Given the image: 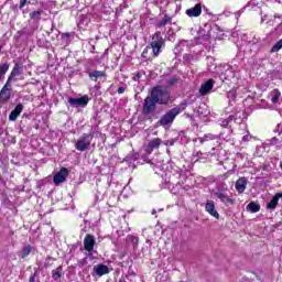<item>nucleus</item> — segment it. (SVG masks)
<instances>
[{"instance_id":"obj_7","label":"nucleus","mask_w":282,"mask_h":282,"mask_svg":"<svg viewBox=\"0 0 282 282\" xmlns=\"http://www.w3.org/2000/svg\"><path fill=\"white\" fill-rule=\"evenodd\" d=\"M213 195L214 197H217V199H220V202L225 204V206H232V204H235V200L221 189L214 192Z\"/></svg>"},{"instance_id":"obj_33","label":"nucleus","mask_w":282,"mask_h":282,"mask_svg":"<svg viewBox=\"0 0 282 282\" xmlns=\"http://www.w3.org/2000/svg\"><path fill=\"white\" fill-rule=\"evenodd\" d=\"M62 270H63V269L57 268V269H55V270L52 271L54 281H58V279H61V272H62Z\"/></svg>"},{"instance_id":"obj_15","label":"nucleus","mask_w":282,"mask_h":282,"mask_svg":"<svg viewBox=\"0 0 282 282\" xmlns=\"http://www.w3.org/2000/svg\"><path fill=\"white\" fill-rule=\"evenodd\" d=\"M185 14L191 18L199 17L202 14V3H196L194 7L187 9Z\"/></svg>"},{"instance_id":"obj_19","label":"nucleus","mask_w":282,"mask_h":282,"mask_svg":"<svg viewBox=\"0 0 282 282\" xmlns=\"http://www.w3.org/2000/svg\"><path fill=\"white\" fill-rule=\"evenodd\" d=\"M247 186H248V178L246 177H240L236 182V191H238L239 193H243Z\"/></svg>"},{"instance_id":"obj_9","label":"nucleus","mask_w":282,"mask_h":282,"mask_svg":"<svg viewBox=\"0 0 282 282\" xmlns=\"http://www.w3.org/2000/svg\"><path fill=\"white\" fill-rule=\"evenodd\" d=\"M94 246H96V237L91 234H87L84 238V250H86V252H94Z\"/></svg>"},{"instance_id":"obj_29","label":"nucleus","mask_w":282,"mask_h":282,"mask_svg":"<svg viewBox=\"0 0 282 282\" xmlns=\"http://www.w3.org/2000/svg\"><path fill=\"white\" fill-rule=\"evenodd\" d=\"M127 243H132L133 248L138 247V241H140V239L138 238V236H127L126 238Z\"/></svg>"},{"instance_id":"obj_4","label":"nucleus","mask_w":282,"mask_h":282,"mask_svg":"<svg viewBox=\"0 0 282 282\" xmlns=\"http://www.w3.org/2000/svg\"><path fill=\"white\" fill-rule=\"evenodd\" d=\"M166 45L164 37H162V33L160 31L155 32L152 36V42L150 43V50H152V55L154 58H158L160 54H162V47Z\"/></svg>"},{"instance_id":"obj_5","label":"nucleus","mask_w":282,"mask_h":282,"mask_svg":"<svg viewBox=\"0 0 282 282\" xmlns=\"http://www.w3.org/2000/svg\"><path fill=\"white\" fill-rule=\"evenodd\" d=\"M93 140H94V134L84 133L75 142V149L83 153V152L87 151L89 149V147H91V141Z\"/></svg>"},{"instance_id":"obj_28","label":"nucleus","mask_w":282,"mask_h":282,"mask_svg":"<svg viewBox=\"0 0 282 282\" xmlns=\"http://www.w3.org/2000/svg\"><path fill=\"white\" fill-rule=\"evenodd\" d=\"M247 208L250 213H259L261 210V206L254 202L249 203Z\"/></svg>"},{"instance_id":"obj_16","label":"nucleus","mask_w":282,"mask_h":282,"mask_svg":"<svg viewBox=\"0 0 282 282\" xmlns=\"http://www.w3.org/2000/svg\"><path fill=\"white\" fill-rule=\"evenodd\" d=\"M23 113V106L21 104L17 105L15 108L9 115V120L14 122Z\"/></svg>"},{"instance_id":"obj_20","label":"nucleus","mask_w":282,"mask_h":282,"mask_svg":"<svg viewBox=\"0 0 282 282\" xmlns=\"http://www.w3.org/2000/svg\"><path fill=\"white\" fill-rule=\"evenodd\" d=\"M162 144V140L156 138V139H152L149 143H148V149L147 152L151 153L154 149H160V145Z\"/></svg>"},{"instance_id":"obj_44","label":"nucleus","mask_w":282,"mask_h":282,"mask_svg":"<svg viewBox=\"0 0 282 282\" xmlns=\"http://www.w3.org/2000/svg\"><path fill=\"white\" fill-rule=\"evenodd\" d=\"M280 169H281V171H282V161L280 162Z\"/></svg>"},{"instance_id":"obj_21","label":"nucleus","mask_w":282,"mask_h":282,"mask_svg":"<svg viewBox=\"0 0 282 282\" xmlns=\"http://www.w3.org/2000/svg\"><path fill=\"white\" fill-rule=\"evenodd\" d=\"M173 24V18L169 14H165L161 21L156 23V28H166V25Z\"/></svg>"},{"instance_id":"obj_35","label":"nucleus","mask_w":282,"mask_h":282,"mask_svg":"<svg viewBox=\"0 0 282 282\" xmlns=\"http://www.w3.org/2000/svg\"><path fill=\"white\" fill-rule=\"evenodd\" d=\"M252 140V135H250V132H247L241 139V144H247V142H250Z\"/></svg>"},{"instance_id":"obj_27","label":"nucleus","mask_w":282,"mask_h":282,"mask_svg":"<svg viewBox=\"0 0 282 282\" xmlns=\"http://www.w3.org/2000/svg\"><path fill=\"white\" fill-rule=\"evenodd\" d=\"M281 98V91L274 89L272 93H271V102L273 105H276V102H279Z\"/></svg>"},{"instance_id":"obj_45","label":"nucleus","mask_w":282,"mask_h":282,"mask_svg":"<svg viewBox=\"0 0 282 282\" xmlns=\"http://www.w3.org/2000/svg\"><path fill=\"white\" fill-rule=\"evenodd\" d=\"M1 50H3V46L0 44V52H1Z\"/></svg>"},{"instance_id":"obj_37","label":"nucleus","mask_w":282,"mask_h":282,"mask_svg":"<svg viewBox=\"0 0 282 282\" xmlns=\"http://www.w3.org/2000/svg\"><path fill=\"white\" fill-rule=\"evenodd\" d=\"M199 36H202V39H204V41H208V39H210V34L207 32L204 35H202V31H199Z\"/></svg>"},{"instance_id":"obj_30","label":"nucleus","mask_w":282,"mask_h":282,"mask_svg":"<svg viewBox=\"0 0 282 282\" xmlns=\"http://www.w3.org/2000/svg\"><path fill=\"white\" fill-rule=\"evenodd\" d=\"M10 69V64H2L0 65V80L8 74V70Z\"/></svg>"},{"instance_id":"obj_12","label":"nucleus","mask_w":282,"mask_h":282,"mask_svg":"<svg viewBox=\"0 0 282 282\" xmlns=\"http://www.w3.org/2000/svg\"><path fill=\"white\" fill-rule=\"evenodd\" d=\"M205 210L212 217H215V219H219V212L215 208V202L214 200H207L205 204Z\"/></svg>"},{"instance_id":"obj_40","label":"nucleus","mask_w":282,"mask_h":282,"mask_svg":"<svg viewBox=\"0 0 282 282\" xmlns=\"http://www.w3.org/2000/svg\"><path fill=\"white\" fill-rule=\"evenodd\" d=\"M29 282H36V273L30 276Z\"/></svg>"},{"instance_id":"obj_39","label":"nucleus","mask_w":282,"mask_h":282,"mask_svg":"<svg viewBox=\"0 0 282 282\" xmlns=\"http://www.w3.org/2000/svg\"><path fill=\"white\" fill-rule=\"evenodd\" d=\"M28 6V0H20V10H23Z\"/></svg>"},{"instance_id":"obj_32","label":"nucleus","mask_w":282,"mask_h":282,"mask_svg":"<svg viewBox=\"0 0 282 282\" xmlns=\"http://www.w3.org/2000/svg\"><path fill=\"white\" fill-rule=\"evenodd\" d=\"M177 77L176 76H173V77H167L165 79V83L167 85V87H173V85H175L177 83Z\"/></svg>"},{"instance_id":"obj_47","label":"nucleus","mask_w":282,"mask_h":282,"mask_svg":"<svg viewBox=\"0 0 282 282\" xmlns=\"http://www.w3.org/2000/svg\"><path fill=\"white\" fill-rule=\"evenodd\" d=\"M152 215H155V209L152 210Z\"/></svg>"},{"instance_id":"obj_41","label":"nucleus","mask_w":282,"mask_h":282,"mask_svg":"<svg viewBox=\"0 0 282 282\" xmlns=\"http://www.w3.org/2000/svg\"><path fill=\"white\" fill-rule=\"evenodd\" d=\"M124 91H126L124 87H119L117 90L118 94H124Z\"/></svg>"},{"instance_id":"obj_23","label":"nucleus","mask_w":282,"mask_h":282,"mask_svg":"<svg viewBox=\"0 0 282 282\" xmlns=\"http://www.w3.org/2000/svg\"><path fill=\"white\" fill-rule=\"evenodd\" d=\"M95 272L97 276H104V274H109V268L105 264H99L95 267Z\"/></svg>"},{"instance_id":"obj_17","label":"nucleus","mask_w":282,"mask_h":282,"mask_svg":"<svg viewBox=\"0 0 282 282\" xmlns=\"http://www.w3.org/2000/svg\"><path fill=\"white\" fill-rule=\"evenodd\" d=\"M88 76H89L90 80H94V83H98V80H102V78H105V76H107V74L102 70H93V72L88 73Z\"/></svg>"},{"instance_id":"obj_1","label":"nucleus","mask_w":282,"mask_h":282,"mask_svg":"<svg viewBox=\"0 0 282 282\" xmlns=\"http://www.w3.org/2000/svg\"><path fill=\"white\" fill-rule=\"evenodd\" d=\"M154 173L163 177L165 182V188H171V186L175 185V174H171V172H164L166 169V164H164V159L162 155H156L150 162Z\"/></svg>"},{"instance_id":"obj_51","label":"nucleus","mask_w":282,"mask_h":282,"mask_svg":"<svg viewBox=\"0 0 282 282\" xmlns=\"http://www.w3.org/2000/svg\"><path fill=\"white\" fill-rule=\"evenodd\" d=\"M174 1H177V0H174Z\"/></svg>"},{"instance_id":"obj_49","label":"nucleus","mask_w":282,"mask_h":282,"mask_svg":"<svg viewBox=\"0 0 282 282\" xmlns=\"http://www.w3.org/2000/svg\"><path fill=\"white\" fill-rule=\"evenodd\" d=\"M119 282H127V281H124V280H119Z\"/></svg>"},{"instance_id":"obj_13","label":"nucleus","mask_w":282,"mask_h":282,"mask_svg":"<svg viewBox=\"0 0 282 282\" xmlns=\"http://www.w3.org/2000/svg\"><path fill=\"white\" fill-rule=\"evenodd\" d=\"M8 85H10V83L7 82L0 91V102H8L12 96V91L8 88Z\"/></svg>"},{"instance_id":"obj_25","label":"nucleus","mask_w":282,"mask_h":282,"mask_svg":"<svg viewBox=\"0 0 282 282\" xmlns=\"http://www.w3.org/2000/svg\"><path fill=\"white\" fill-rule=\"evenodd\" d=\"M210 140H217V135L205 134L203 138L195 139L194 142H199L200 144H204V142H208Z\"/></svg>"},{"instance_id":"obj_48","label":"nucleus","mask_w":282,"mask_h":282,"mask_svg":"<svg viewBox=\"0 0 282 282\" xmlns=\"http://www.w3.org/2000/svg\"><path fill=\"white\" fill-rule=\"evenodd\" d=\"M228 133H232V130H228Z\"/></svg>"},{"instance_id":"obj_38","label":"nucleus","mask_w":282,"mask_h":282,"mask_svg":"<svg viewBox=\"0 0 282 282\" xmlns=\"http://www.w3.org/2000/svg\"><path fill=\"white\" fill-rule=\"evenodd\" d=\"M149 50H151V46H147L142 52V57L147 58V55L149 54Z\"/></svg>"},{"instance_id":"obj_46","label":"nucleus","mask_w":282,"mask_h":282,"mask_svg":"<svg viewBox=\"0 0 282 282\" xmlns=\"http://www.w3.org/2000/svg\"><path fill=\"white\" fill-rule=\"evenodd\" d=\"M170 147H173V141L170 142Z\"/></svg>"},{"instance_id":"obj_11","label":"nucleus","mask_w":282,"mask_h":282,"mask_svg":"<svg viewBox=\"0 0 282 282\" xmlns=\"http://www.w3.org/2000/svg\"><path fill=\"white\" fill-rule=\"evenodd\" d=\"M213 87H215V80L208 79L207 82L202 84L199 88V95L207 96V94H210V91L213 90Z\"/></svg>"},{"instance_id":"obj_14","label":"nucleus","mask_w":282,"mask_h":282,"mask_svg":"<svg viewBox=\"0 0 282 282\" xmlns=\"http://www.w3.org/2000/svg\"><path fill=\"white\" fill-rule=\"evenodd\" d=\"M69 175L67 172V169L63 167L57 174L54 175L53 182L54 184H63L65 182V178Z\"/></svg>"},{"instance_id":"obj_31","label":"nucleus","mask_w":282,"mask_h":282,"mask_svg":"<svg viewBox=\"0 0 282 282\" xmlns=\"http://www.w3.org/2000/svg\"><path fill=\"white\" fill-rule=\"evenodd\" d=\"M41 14H43V11H33L30 13V19L33 21H41Z\"/></svg>"},{"instance_id":"obj_3","label":"nucleus","mask_w":282,"mask_h":282,"mask_svg":"<svg viewBox=\"0 0 282 282\" xmlns=\"http://www.w3.org/2000/svg\"><path fill=\"white\" fill-rule=\"evenodd\" d=\"M150 96L154 99L156 105H169L171 101V93L163 86L152 88Z\"/></svg>"},{"instance_id":"obj_22","label":"nucleus","mask_w":282,"mask_h":282,"mask_svg":"<svg viewBox=\"0 0 282 282\" xmlns=\"http://www.w3.org/2000/svg\"><path fill=\"white\" fill-rule=\"evenodd\" d=\"M21 72H22L21 65L15 64L11 74H10V76H9V78H8V80H7V83H10L13 78H15V76H21Z\"/></svg>"},{"instance_id":"obj_2","label":"nucleus","mask_w":282,"mask_h":282,"mask_svg":"<svg viewBox=\"0 0 282 282\" xmlns=\"http://www.w3.org/2000/svg\"><path fill=\"white\" fill-rule=\"evenodd\" d=\"M186 107H188V101L183 100L177 107L172 108L165 115H163L159 120V124H161V127H169V124H173L175 118H177V116H180V113H182Z\"/></svg>"},{"instance_id":"obj_43","label":"nucleus","mask_w":282,"mask_h":282,"mask_svg":"<svg viewBox=\"0 0 282 282\" xmlns=\"http://www.w3.org/2000/svg\"><path fill=\"white\" fill-rule=\"evenodd\" d=\"M226 113H230L232 110H230V108H226Z\"/></svg>"},{"instance_id":"obj_50","label":"nucleus","mask_w":282,"mask_h":282,"mask_svg":"<svg viewBox=\"0 0 282 282\" xmlns=\"http://www.w3.org/2000/svg\"><path fill=\"white\" fill-rule=\"evenodd\" d=\"M220 138H224V134H220Z\"/></svg>"},{"instance_id":"obj_18","label":"nucleus","mask_w":282,"mask_h":282,"mask_svg":"<svg viewBox=\"0 0 282 282\" xmlns=\"http://www.w3.org/2000/svg\"><path fill=\"white\" fill-rule=\"evenodd\" d=\"M282 193H276L273 198L267 204L269 210H274L279 206V199H281Z\"/></svg>"},{"instance_id":"obj_10","label":"nucleus","mask_w":282,"mask_h":282,"mask_svg":"<svg viewBox=\"0 0 282 282\" xmlns=\"http://www.w3.org/2000/svg\"><path fill=\"white\" fill-rule=\"evenodd\" d=\"M220 78L223 80H235V78H239V72L235 67H229L220 75Z\"/></svg>"},{"instance_id":"obj_6","label":"nucleus","mask_w":282,"mask_h":282,"mask_svg":"<svg viewBox=\"0 0 282 282\" xmlns=\"http://www.w3.org/2000/svg\"><path fill=\"white\" fill-rule=\"evenodd\" d=\"M158 109V104L155 99L151 96L145 97L144 102H143V116H151L153 115V111Z\"/></svg>"},{"instance_id":"obj_34","label":"nucleus","mask_w":282,"mask_h":282,"mask_svg":"<svg viewBox=\"0 0 282 282\" xmlns=\"http://www.w3.org/2000/svg\"><path fill=\"white\" fill-rule=\"evenodd\" d=\"M232 119H234L232 116H229V118H227V119H221L220 120V127H224L226 129V127H228V124H230Z\"/></svg>"},{"instance_id":"obj_24","label":"nucleus","mask_w":282,"mask_h":282,"mask_svg":"<svg viewBox=\"0 0 282 282\" xmlns=\"http://www.w3.org/2000/svg\"><path fill=\"white\" fill-rule=\"evenodd\" d=\"M35 248L32 247L31 245L25 246L22 250H21V258L25 259L28 257H30L31 252H34Z\"/></svg>"},{"instance_id":"obj_26","label":"nucleus","mask_w":282,"mask_h":282,"mask_svg":"<svg viewBox=\"0 0 282 282\" xmlns=\"http://www.w3.org/2000/svg\"><path fill=\"white\" fill-rule=\"evenodd\" d=\"M227 98L229 100V107H232L235 105V98H237V90L231 89L227 93Z\"/></svg>"},{"instance_id":"obj_42","label":"nucleus","mask_w":282,"mask_h":282,"mask_svg":"<svg viewBox=\"0 0 282 282\" xmlns=\"http://www.w3.org/2000/svg\"><path fill=\"white\" fill-rule=\"evenodd\" d=\"M265 19H267V15H263V17L261 18V23H263V22L265 21Z\"/></svg>"},{"instance_id":"obj_36","label":"nucleus","mask_w":282,"mask_h":282,"mask_svg":"<svg viewBox=\"0 0 282 282\" xmlns=\"http://www.w3.org/2000/svg\"><path fill=\"white\" fill-rule=\"evenodd\" d=\"M144 73L143 72H138L135 75H134V77H133V80H135V82H140V79L142 78V75H143Z\"/></svg>"},{"instance_id":"obj_8","label":"nucleus","mask_w":282,"mask_h":282,"mask_svg":"<svg viewBox=\"0 0 282 282\" xmlns=\"http://www.w3.org/2000/svg\"><path fill=\"white\" fill-rule=\"evenodd\" d=\"M68 105L72 107H87L89 105V96L84 95L80 98H69Z\"/></svg>"}]
</instances>
